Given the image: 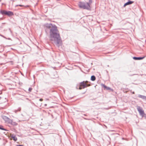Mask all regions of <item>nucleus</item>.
Listing matches in <instances>:
<instances>
[{"mask_svg":"<svg viewBox=\"0 0 146 146\" xmlns=\"http://www.w3.org/2000/svg\"><path fill=\"white\" fill-rule=\"evenodd\" d=\"M46 27L50 29V40L56 45L61 42L60 34L57 27L55 25L49 24Z\"/></svg>","mask_w":146,"mask_h":146,"instance_id":"obj_1","label":"nucleus"},{"mask_svg":"<svg viewBox=\"0 0 146 146\" xmlns=\"http://www.w3.org/2000/svg\"><path fill=\"white\" fill-rule=\"evenodd\" d=\"M89 2L86 3H84L82 2H80L78 4L80 7L84 9H86L88 10L90 9V5L92 3V0H88Z\"/></svg>","mask_w":146,"mask_h":146,"instance_id":"obj_2","label":"nucleus"},{"mask_svg":"<svg viewBox=\"0 0 146 146\" xmlns=\"http://www.w3.org/2000/svg\"><path fill=\"white\" fill-rule=\"evenodd\" d=\"M88 81H83L80 83L79 89L81 90L82 89H84L88 86H90V84H88Z\"/></svg>","mask_w":146,"mask_h":146,"instance_id":"obj_3","label":"nucleus"},{"mask_svg":"<svg viewBox=\"0 0 146 146\" xmlns=\"http://www.w3.org/2000/svg\"><path fill=\"white\" fill-rule=\"evenodd\" d=\"M1 13L2 15H5L8 16H12L13 15V12L11 11H7L5 10H1Z\"/></svg>","mask_w":146,"mask_h":146,"instance_id":"obj_4","label":"nucleus"},{"mask_svg":"<svg viewBox=\"0 0 146 146\" xmlns=\"http://www.w3.org/2000/svg\"><path fill=\"white\" fill-rule=\"evenodd\" d=\"M137 110L140 115L142 116H143L145 115L144 111L143 110L142 108L141 107L139 106L138 107Z\"/></svg>","mask_w":146,"mask_h":146,"instance_id":"obj_5","label":"nucleus"},{"mask_svg":"<svg viewBox=\"0 0 146 146\" xmlns=\"http://www.w3.org/2000/svg\"><path fill=\"white\" fill-rule=\"evenodd\" d=\"M2 118L5 122L7 123H9V121H11V119L6 116H3L2 117Z\"/></svg>","mask_w":146,"mask_h":146,"instance_id":"obj_6","label":"nucleus"},{"mask_svg":"<svg viewBox=\"0 0 146 146\" xmlns=\"http://www.w3.org/2000/svg\"><path fill=\"white\" fill-rule=\"evenodd\" d=\"M9 123H10L13 125H17V123L13 120L11 119V121H9Z\"/></svg>","mask_w":146,"mask_h":146,"instance_id":"obj_7","label":"nucleus"},{"mask_svg":"<svg viewBox=\"0 0 146 146\" xmlns=\"http://www.w3.org/2000/svg\"><path fill=\"white\" fill-rule=\"evenodd\" d=\"M145 56H143L142 57H134L133 58L135 60H140L143 59L144 58Z\"/></svg>","mask_w":146,"mask_h":146,"instance_id":"obj_8","label":"nucleus"},{"mask_svg":"<svg viewBox=\"0 0 146 146\" xmlns=\"http://www.w3.org/2000/svg\"><path fill=\"white\" fill-rule=\"evenodd\" d=\"M133 3V2L132 1H128L124 5V6L125 7L127 5L131 4Z\"/></svg>","mask_w":146,"mask_h":146,"instance_id":"obj_9","label":"nucleus"},{"mask_svg":"<svg viewBox=\"0 0 146 146\" xmlns=\"http://www.w3.org/2000/svg\"><path fill=\"white\" fill-rule=\"evenodd\" d=\"M11 137V139H13L15 141H16L17 140V138L15 136H12Z\"/></svg>","mask_w":146,"mask_h":146,"instance_id":"obj_10","label":"nucleus"},{"mask_svg":"<svg viewBox=\"0 0 146 146\" xmlns=\"http://www.w3.org/2000/svg\"><path fill=\"white\" fill-rule=\"evenodd\" d=\"M91 80L92 81H94L95 80H96V77H95L94 76H91Z\"/></svg>","mask_w":146,"mask_h":146,"instance_id":"obj_11","label":"nucleus"},{"mask_svg":"<svg viewBox=\"0 0 146 146\" xmlns=\"http://www.w3.org/2000/svg\"><path fill=\"white\" fill-rule=\"evenodd\" d=\"M139 97L140 98H141L142 99H146V96L140 95L139 96Z\"/></svg>","mask_w":146,"mask_h":146,"instance_id":"obj_12","label":"nucleus"},{"mask_svg":"<svg viewBox=\"0 0 146 146\" xmlns=\"http://www.w3.org/2000/svg\"><path fill=\"white\" fill-rule=\"evenodd\" d=\"M19 6L20 7H24V5H16V7H17V6Z\"/></svg>","mask_w":146,"mask_h":146,"instance_id":"obj_13","label":"nucleus"},{"mask_svg":"<svg viewBox=\"0 0 146 146\" xmlns=\"http://www.w3.org/2000/svg\"><path fill=\"white\" fill-rule=\"evenodd\" d=\"M106 89L107 90H110V88L108 87L107 86V88H106Z\"/></svg>","mask_w":146,"mask_h":146,"instance_id":"obj_14","label":"nucleus"},{"mask_svg":"<svg viewBox=\"0 0 146 146\" xmlns=\"http://www.w3.org/2000/svg\"><path fill=\"white\" fill-rule=\"evenodd\" d=\"M32 90V88H29V91L30 92H31V91Z\"/></svg>","mask_w":146,"mask_h":146,"instance_id":"obj_15","label":"nucleus"},{"mask_svg":"<svg viewBox=\"0 0 146 146\" xmlns=\"http://www.w3.org/2000/svg\"><path fill=\"white\" fill-rule=\"evenodd\" d=\"M103 86L106 89V88H107V86L105 85H103Z\"/></svg>","mask_w":146,"mask_h":146,"instance_id":"obj_16","label":"nucleus"},{"mask_svg":"<svg viewBox=\"0 0 146 146\" xmlns=\"http://www.w3.org/2000/svg\"><path fill=\"white\" fill-rule=\"evenodd\" d=\"M0 129H2V130H5V129H4V128H1L0 127Z\"/></svg>","mask_w":146,"mask_h":146,"instance_id":"obj_17","label":"nucleus"},{"mask_svg":"<svg viewBox=\"0 0 146 146\" xmlns=\"http://www.w3.org/2000/svg\"><path fill=\"white\" fill-rule=\"evenodd\" d=\"M39 100L40 101H43V99H42L41 98V99H40Z\"/></svg>","mask_w":146,"mask_h":146,"instance_id":"obj_18","label":"nucleus"},{"mask_svg":"<svg viewBox=\"0 0 146 146\" xmlns=\"http://www.w3.org/2000/svg\"><path fill=\"white\" fill-rule=\"evenodd\" d=\"M132 93H133V94H134V92H133Z\"/></svg>","mask_w":146,"mask_h":146,"instance_id":"obj_19","label":"nucleus"},{"mask_svg":"<svg viewBox=\"0 0 146 146\" xmlns=\"http://www.w3.org/2000/svg\"><path fill=\"white\" fill-rule=\"evenodd\" d=\"M1 139V138H0V139Z\"/></svg>","mask_w":146,"mask_h":146,"instance_id":"obj_20","label":"nucleus"}]
</instances>
